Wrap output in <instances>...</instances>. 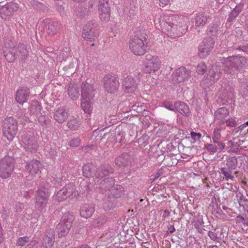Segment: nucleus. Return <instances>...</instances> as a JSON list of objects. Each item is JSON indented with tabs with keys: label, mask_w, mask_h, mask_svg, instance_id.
<instances>
[{
	"label": "nucleus",
	"mask_w": 248,
	"mask_h": 248,
	"mask_svg": "<svg viewBox=\"0 0 248 248\" xmlns=\"http://www.w3.org/2000/svg\"><path fill=\"white\" fill-rule=\"evenodd\" d=\"M81 107L84 111L90 114L93 109V98L95 90L92 80L83 82L81 85Z\"/></svg>",
	"instance_id": "nucleus-1"
},
{
	"label": "nucleus",
	"mask_w": 248,
	"mask_h": 248,
	"mask_svg": "<svg viewBox=\"0 0 248 248\" xmlns=\"http://www.w3.org/2000/svg\"><path fill=\"white\" fill-rule=\"evenodd\" d=\"M225 72L233 74L235 71H238L242 69L247 63V60L244 56L239 55L228 57L224 61Z\"/></svg>",
	"instance_id": "nucleus-2"
},
{
	"label": "nucleus",
	"mask_w": 248,
	"mask_h": 248,
	"mask_svg": "<svg viewBox=\"0 0 248 248\" xmlns=\"http://www.w3.org/2000/svg\"><path fill=\"white\" fill-rule=\"evenodd\" d=\"M96 185L100 186L101 189L106 191H108L110 194L116 198L119 197L123 192L124 188L119 185L115 184V179L112 177L105 178L102 180L95 181Z\"/></svg>",
	"instance_id": "nucleus-3"
},
{
	"label": "nucleus",
	"mask_w": 248,
	"mask_h": 248,
	"mask_svg": "<svg viewBox=\"0 0 248 248\" xmlns=\"http://www.w3.org/2000/svg\"><path fill=\"white\" fill-rule=\"evenodd\" d=\"M15 159L10 156H5L0 161V177L3 179L9 177L14 169Z\"/></svg>",
	"instance_id": "nucleus-4"
},
{
	"label": "nucleus",
	"mask_w": 248,
	"mask_h": 248,
	"mask_svg": "<svg viewBox=\"0 0 248 248\" xmlns=\"http://www.w3.org/2000/svg\"><path fill=\"white\" fill-rule=\"evenodd\" d=\"M3 134L7 139L13 140L17 131V123L13 117H9L3 121Z\"/></svg>",
	"instance_id": "nucleus-5"
},
{
	"label": "nucleus",
	"mask_w": 248,
	"mask_h": 248,
	"mask_svg": "<svg viewBox=\"0 0 248 248\" xmlns=\"http://www.w3.org/2000/svg\"><path fill=\"white\" fill-rule=\"evenodd\" d=\"M73 220V215L69 213L63 215L60 222L56 226V230L59 237L64 236L68 234Z\"/></svg>",
	"instance_id": "nucleus-6"
},
{
	"label": "nucleus",
	"mask_w": 248,
	"mask_h": 248,
	"mask_svg": "<svg viewBox=\"0 0 248 248\" xmlns=\"http://www.w3.org/2000/svg\"><path fill=\"white\" fill-rule=\"evenodd\" d=\"M242 156H240L238 157L235 156H229L226 159V168L223 167L220 169L222 174L225 176L226 181L229 179L232 180L234 176L232 174V170L235 169L238 165V158H241Z\"/></svg>",
	"instance_id": "nucleus-7"
},
{
	"label": "nucleus",
	"mask_w": 248,
	"mask_h": 248,
	"mask_svg": "<svg viewBox=\"0 0 248 248\" xmlns=\"http://www.w3.org/2000/svg\"><path fill=\"white\" fill-rule=\"evenodd\" d=\"M146 47L142 38L136 35L131 38L129 41V48L135 55H143L146 52Z\"/></svg>",
	"instance_id": "nucleus-8"
},
{
	"label": "nucleus",
	"mask_w": 248,
	"mask_h": 248,
	"mask_svg": "<svg viewBox=\"0 0 248 248\" xmlns=\"http://www.w3.org/2000/svg\"><path fill=\"white\" fill-rule=\"evenodd\" d=\"M161 62L157 57L151 54L146 55V61L144 71L146 73L151 74L157 71L160 67Z\"/></svg>",
	"instance_id": "nucleus-9"
},
{
	"label": "nucleus",
	"mask_w": 248,
	"mask_h": 248,
	"mask_svg": "<svg viewBox=\"0 0 248 248\" xmlns=\"http://www.w3.org/2000/svg\"><path fill=\"white\" fill-rule=\"evenodd\" d=\"M44 189H38L35 194V207L40 212H43L47 203L48 199L49 197L48 192Z\"/></svg>",
	"instance_id": "nucleus-10"
},
{
	"label": "nucleus",
	"mask_w": 248,
	"mask_h": 248,
	"mask_svg": "<svg viewBox=\"0 0 248 248\" xmlns=\"http://www.w3.org/2000/svg\"><path fill=\"white\" fill-rule=\"evenodd\" d=\"M77 193L75 186L71 184H68L57 192L55 199L59 202H62L71 196H76Z\"/></svg>",
	"instance_id": "nucleus-11"
},
{
	"label": "nucleus",
	"mask_w": 248,
	"mask_h": 248,
	"mask_svg": "<svg viewBox=\"0 0 248 248\" xmlns=\"http://www.w3.org/2000/svg\"><path fill=\"white\" fill-rule=\"evenodd\" d=\"M214 44V40L212 37L204 39L199 46L198 56L201 58L206 57L211 53Z\"/></svg>",
	"instance_id": "nucleus-12"
},
{
	"label": "nucleus",
	"mask_w": 248,
	"mask_h": 248,
	"mask_svg": "<svg viewBox=\"0 0 248 248\" xmlns=\"http://www.w3.org/2000/svg\"><path fill=\"white\" fill-rule=\"evenodd\" d=\"M98 10L102 21H107L110 19V7L108 0H99Z\"/></svg>",
	"instance_id": "nucleus-13"
},
{
	"label": "nucleus",
	"mask_w": 248,
	"mask_h": 248,
	"mask_svg": "<svg viewBox=\"0 0 248 248\" xmlns=\"http://www.w3.org/2000/svg\"><path fill=\"white\" fill-rule=\"evenodd\" d=\"M104 86L105 90L108 93H114L119 87L118 80L111 75H107L104 78Z\"/></svg>",
	"instance_id": "nucleus-14"
},
{
	"label": "nucleus",
	"mask_w": 248,
	"mask_h": 248,
	"mask_svg": "<svg viewBox=\"0 0 248 248\" xmlns=\"http://www.w3.org/2000/svg\"><path fill=\"white\" fill-rule=\"evenodd\" d=\"M84 38L87 40H94L97 36V24L94 21H89L83 27Z\"/></svg>",
	"instance_id": "nucleus-15"
},
{
	"label": "nucleus",
	"mask_w": 248,
	"mask_h": 248,
	"mask_svg": "<svg viewBox=\"0 0 248 248\" xmlns=\"http://www.w3.org/2000/svg\"><path fill=\"white\" fill-rule=\"evenodd\" d=\"M18 9L17 4L10 2L0 8V16L2 19L8 20Z\"/></svg>",
	"instance_id": "nucleus-16"
},
{
	"label": "nucleus",
	"mask_w": 248,
	"mask_h": 248,
	"mask_svg": "<svg viewBox=\"0 0 248 248\" xmlns=\"http://www.w3.org/2000/svg\"><path fill=\"white\" fill-rule=\"evenodd\" d=\"M172 16L169 17L167 16H164L159 21V26L165 33L169 34L171 32L174 33V24L172 22Z\"/></svg>",
	"instance_id": "nucleus-17"
},
{
	"label": "nucleus",
	"mask_w": 248,
	"mask_h": 248,
	"mask_svg": "<svg viewBox=\"0 0 248 248\" xmlns=\"http://www.w3.org/2000/svg\"><path fill=\"white\" fill-rule=\"evenodd\" d=\"M191 71L186 67L181 66L176 69L172 75L173 80L180 83L187 80L190 77Z\"/></svg>",
	"instance_id": "nucleus-18"
},
{
	"label": "nucleus",
	"mask_w": 248,
	"mask_h": 248,
	"mask_svg": "<svg viewBox=\"0 0 248 248\" xmlns=\"http://www.w3.org/2000/svg\"><path fill=\"white\" fill-rule=\"evenodd\" d=\"M21 140L22 145L26 151L33 153L36 150L37 144L33 136L25 135Z\"/></svg>",
	"instance_id": "nucleus-19"
},
{
	"label": "nucleus",
	"mask_w": 248,
	"mask_h": 248,
	"mask_svg": "<svg viewBox=\"0 0 248 248\" xmlns=\"http://www.w3.org/2000/svg\"><path fill=\"white\" fill-rule=\"evenodd\" d=\"M230 114L229 109L226 107H221L218 108L215 112V121L219 125L224 124L226 118Z\"/></svg>",
	"instance_id": "nucleus-20"
},
{
	"label": "nucleus",
	"mask_w": 248,
	"mask_h": 248,
	"mask_svg": "<svg viewBox=\"0 0 248 248\" xmlns=\"http://www.w3.org/2000/svg\"><path fill=\"white\" fill-rule=\"evenodd\" d=\"M42 165L40 162L36 160H32L26 165V169L31 175L38 174L41 172Z\"/></svg>",
	"instance_id": "nucleus-21"
},
{
	"label": "nucleus",
	"mask_w": 248,
	"mask_h": 248,
	"mask_svg": "<svg viewBox=\"0 0 248 248\" xmlns=\"http://www.w3.org/2000/svg\"><path fill=\"white\" fill-rule=\"evenodd\" d=\"M123 87L125 92L131 93L137 89V84L132 76H128L124 79Z\"/></svg>",
	"instance_id": "nucleus-22"
},
{
	"label": "nucleus",
	"mask_w": 248,
	"mask_h": 248,
	"mask_svg": "<svg viewBox=\"0 0 248 248\" xmlns=\"http://www.w3.org/2000/svg\"><path fill=\"white\" fill-rule=\"evenodd\" d=\"M113 172L114 169L110 165L108 164L102 165L97 170L95 174L96 179L95 181L102 179L108 174L112 173Z\"/></svg>",
	"instance_id": "nucleus-23"
},
{
	"label": "nucleus",
	"mask_w": 248,
	"mask_h": 248,
	"mask_svg": "<svg viewBox=\"0 0 248 248\" xmlns=\"http://www.w3.org/2000/svg\"><path fill=\"white\" fill-rule=\"evenodd\" d=\"M222 70L223 69L220 66H218L216 65H212L206 77L207 78L210 80L214 81H217L220 78L222 74Z\"/></svg>",
	"instance_id": "nucleus-24"
},
{
	"label": "nucleus",
	"mask_w": 248,
	"mask_h": 248,
	"mask_svg": "<svg viewBox=\"0 0 248 248\" xmlns=\"http://www.w3.org/2000/svg\"><path fill=\"white\" fill-rule=\"evenodd\" d=\"M131 157L128 153H124L115 159V164L120 168L125 167L131 163Z\"/></svg>",
	"instance_id": "nucleus-25"
},
{
	"label": "nucleus",
	"mask_w": 248,
	"mask_h": 248,
	"mask_svg": "<svg viewBox=\"0 0 248 248\" xmlns=\"http://www.w3.org/2000/svg\"><path fill=\"white\" fill-rule=\"evenodd\" d=\"M53 118L58 123L64 122L68 118V111L65 107L60 108L54 113Z\"/></svg>",
	"instance_id": "nucleus-26"
},
{
	"label": "nucleus",
	"mask_w": 248,
	"mask_h": 248,
	"mask_svg": "<svg viewBox=\"0 0 248 248\" xmlns=\"http://www.w3.org/2000/svg\"><path fill=\"white\" fill-rule=\"evenodd\" d=\"M29 93V89L27 88H22L18 89L15 95L16 101L19 104H23L27 101Z\"/></svg>",
	"instance_id": "nucleus-27"
},
{
	"label": "nucleus",
	"mask_w": 248,
	"mask_h": 248,
	"mask_svg": "<svg viewBox=\"0 0 248 248\" xmlns=\"http://www.w3.org/2000/svg\"><path fill=\"white\" fill-rule=\"evenodd\" d=\"M16 48V56L20 62H23L29 56V51L26 46L23 44H19Z\"/></svg>",
	"instance_id": "nucleus-28"
},
{
	"label": "nucleus",
	"mask_w": 248,
	"mask_h": 248,
	"mask_svg": "<svg viewBox=\"0 0 248 248\" xmlns=\"http://www.w3.org/2000/svg\"><path fill=\"white\" fill-rule=\"evenodd\" d=\"M67 93L72 100H77L79 96V88L77 84L69 83L67 87Z\"/></svg>",
	"instance_id": "nucleus-29"
},
{
	"label": "nucleus",
	"mask_w": 248,
	"mask_h": 248,
	"mask_svg": "<svg viewBox=\"0 0 248 248\" xmlns=\"http://www.w3.org/2000/svg\"><path fill=\"white\" fill-rule=\"evenodd\" d=\"M210 17L205 13H199L195 17L196 26H204L210 20Z\"/></svg>",
	"instance_id": "nucleus-30"
},
{
	"label": "nucleus",
	"mask_w": 248,
	"mask_h": 248,
	"mask_svg": "<svg viewBox=\"0 0 248 248\" xmlns=\"http://www.w3.org/2000/svg\"><path fill=\"white\" fill-rule=\"evenodd\" d=\"M175 111H178L184 116H188L190 111L188 106L182 101L175 102Z\"/></svg>",
	"instance_id": "nucleus-31"
},
{
	"label": "nucleus",
	"mask_w": 248,
	"mask_h": 248,
	"mask_svg": "<svg viewBox=\"0 0 248 248\" xmlns=\"http://www.w3.org/2000/svg\"><path fill=\"white\" fill-rule=\"evenodd\" d=\"M94 212V207L86 204L81 207L80 214L81 217L87 218L91 217Z\"/></svg>",
	"instance_id": "nucleus-32"
},
{
	"label": "nucleus",
	"mask_w": 248,
	"mask_h": 248,
	"mask_svg": "<svg viewBox=\"0 0 248 248\" xmlns=\"http://www.w3.org/2000/svg\"><path fill=\"white\" fill-rule=\"evenodd\" d=\"M16 48L11 47L3 51L4 56L6 60L9 62H12L15 61L16 58Z\"/></svg>",
	"instance_id": "nucleus-33"
},
{
	"label": "nucleus",
	"mask_w": 248,
	"mask_h": 248,
	"mask_svg": "<svg viewBox=\"0 0 248 248\" xmlns=\"http://www.w3.org/2000/svg\"><path fill=\"white\" fill-rule=\"evenodd\" d=\"M174 28V33H175L177 35L181 36L186 32L188 26L186 25V21H182L179 22L178 24L175 25Z\"/></svg>",
	"instance_id": "nucleus-34"
},
{
	"label": "nucleus",
	"mask_w": 248,
	"mask_h": 248,
	"mask_svg": "<svg viewBox=\"0 0 248 248\" xmlns=\"http://www.w3.org/2000/svg\"><path fill=\"white\" fill-rule=\"evenodd\" d=\"M41 106L37 101H32L30 108V114L38 116L41 112Z\"/></svg>",
	"instance_id": "nucleus-35"
},
{
	"label": "nucleus",
	"mask_w": 248,
	"mask_h": 248,
	"mask_svg": "<svg viewBox=\"0 0 248 248\" xmlns=\"http://www.w3.org/2000/svg\"><path fill=\"white\" fill-rule=\"evenodd\" d=\"M60 24L57 22H51L47 25L46 32L50 35H54L58 31Z\"/></svg>",
	"instance_id": "nucleus-36"
},
{
	"label": "nucleus",
	"mask_w": 248,
	"mask_h": 248,
	"mask_svg": "<svg viewBox=\"0 0 248 248\" xmlns=\"http://www.w3.org/2000/svg\"><path fill=\"white\" fill-rule=\"evenodd\" d=\"M116 197L112 195V197H108L105 198L103 203V207L106 210L112 209L115 206V198Z\"/></svg>",
	"instance_id": "nucleus-37"
},
{
	"label": "nucleus",
	"mask_w": 248,
	"mask_h": 248,
	"mask_svg": "<svg viewBox=\"0 0 248 248\" xmlns=\"http://www.w3.org/2000/svg\"><path fill=\"white\" fill-rule=\"evenodd\" d=\"M242 7L241 5H239L236 6L233 10H232L231 13L229 14L228 20L230 22L233 20L240 14L242 11Z\"/></svg>",
	"instance_id": "nucleus-38"
},
{
	"label": "nucleus",
	"mask_w": 248,
	"mask_h": 248,
	"mask_svg": "<svg viewBox=\"0 0 248 248\" xmlns=\"http://www.w3.org/2000/svg\"><path fill=\"white\" fill-rule=\"evenodd\" d=\"M94 168L93 165L85 164L82 168L83 175L86 177H90L93 174V170Z\"/></svg>",
	"instance_id": "nucleus-39"
},
{
	"label": "nucleus",
	"mask_w": 248,
	"mask_h": 248,
	"mask_svg": "<svg viewBox=\"0 0 248 248\" xmlns=\"http://www.w3.org/2000/svg\"><path fill=\"white\" fill-rule=\"evenodd\" d=\"M218 31V25L217 23L210 24L207 29V34L213 36H216Z\"/></svg>",
	"instance_id": "nucleus-40"
},
{
	"label": "nucleus",
	"mask_w": 248,
	"mask_h": 248,
	"mask_svg": "<svg viewBox=\"0 0 248 248\" xmlns=\"http://www.w3.org/2000/svg\"><path fill=\"white\" fill-rule=\"evenodd\" d=\"M238 123V120L236 118L230 117L226 119L224 122V124H226V126L229 127H235Z\"/></svg>",
	"instance_id": "nucleus-41"
},
{
	"label": "nucleus",
	"mask_w": 248,
	"mask_h": 248,
	"mask_svg": "<svg viewBox=\"0 0 248 248\" xmlns=\"http://www.w3.org/2000/svg\"><path fill=\"white\" fill-rule=\"evenodd\" d=\"M54 241V240L52 238L44 236L42 242L43 248H50L53 246Z\"/></svg>",
	"instance_id": "nucleus-42"
},
{
	"label": "nucleus",
	"mask_w": 248,
	"mask_h": 248,
	"mask_svg": "<svg viewBox=\"0 0 248 248\" xmlns=\"http://www.w3.org/2000/svg\"><path fill=\"white\" fill-rule=\"evenodd\" d=\"M224 93L232 94L234 91V85L232 82H228L224 86Z\"/></svg>",
	"instance_id": "nucleus-43"
},
{
	"label": "nucleus",
	"mask_w": 248,
	"mask_h": 248,
	"mask_svg": "<svg viewBox=\"0 0 248 248\" xmlns=\"http://www.w3.org/2000/svg\"><path fill=\"white\" fill-rule=\"evenodd\" d=\"M163 106L170 110L175 111V102L174 104L172 101H164L162 103Z\"/></svg>",
	"instance_id": "nucleus-44"
},
{
	"label": "nucleus",
	"mask_w": 248,
	"mask_h": 248,
	"mask_svg": "<svg viewBox=\"0 0 248 248\" xmlns=\"http://www.w3.org/2000/svg\"><path fill=\"white\" fill-rule=\"evenodd\" d=\"M207 67L204 62H201L197 66L196 71L199 75H203L206 71Z\"/></svg>",
	"instance_id": "nucleus-45"
},
{
	"label": "nucleus",
	"mask_w": 248,
	"mask_h": 248,
	"mask_svg": "<svg viewBox=\"0 0 248 248\" xmlns=\"http://www.w3.org/2000/svg\"><path fill=\"white\" fill-rule=\"evenodd\" d=\"M68 127L72 130H76L79 126V124L78 120L72 119L69 121L67 123Z\"/></svg>",
	"instance_id": "nucleus-46"
},
{
	"label": "nucleus",
	"mask_w": 248,
	"mask_h": 248,
	"mask_svg": "<svg viewBox=\"0 0 248 248\" xmlns=\"http://www.w3.org/2000/svg\"><path fill=\"white\" fill-rule=\"evenodd\" d=\"M236 220L237 222L238 223H242L244 225L248 226V217L246 215L245 217H243L240 215L237 216L236 217Z\"/></svg>",
	"instance_id": "nucleus-47"
},
{
	"label": "nucleus",
	"mask_w": 248,
	"mask_h": 248,
	"mask_svg": "<svg viewBox=\"0 0 248 248\" xmlns=\"http://www.w3.org/2000/svg\"><path fill=\"white\" fill-rule=\"evenodd\" d=\"M30 241V238L27 236L20 237L17 242L16 245L18 246L23 247Z\"/></svg>",
	"instance_id": "nucleus-48"
},
{
	"label": "nucleus",
	"mask_w": 248,
	"mask_h": 248,
	"mask_svg": "<svg viewBox=\"0 0 248 248\" xmlns=\"http://www.w3.org/2000/svg\"><path fill=\"white\" fill-rule=\"evenodd\" d=\"M87 13L86 8L83 7H81L79 8L76 12V15L79 18H82L86 16Z\"/></svg>",
	"instance_id": "nucleus-49"
},
{
	"label": "nucleus",
	"mask_w": 248,
	"mask_h": 248,
	"mask_svg": "<svg viewBox=\"0 0 248 248\" xmlns=\"http://www.w3.org/2000/svg\"><path fill=\"white\" fill-rule=\"evenodd\" d=\"M219 139H215L213 138V141L214 143V144H216L219 151H222L225 147V144L222 142H221L218 140Z\"/></svg>",
	"instance_id": "nucleus-50"
},
{
	"label": "nucleus",
	"mask_w": 248,
	"mask_h": 248,
	"mask_svg": "<svg viewBox=\"0 0 248 248\" xmlns=\"http://www.w3.org/2000/svg\"><path fill=\"white\" fill-rule=\"evenodd\" d=\"M207 150L211 153H215L217 152L218 149L216 144H207L206 145Z\"/></svg>",
	"instance_id": "nucleus-51"
},
{
	"label": "nucleus",
	"mask_w": 248,
	"mask_h": 248,
	"mask_svg": "<svg viewBox=\"0 0 248 248\" xmlns=\"http://www.w3.org/2000/svg\"><path fill=\"white\" fill-rule=\"evenodd\" d=\"M80 143V140L78 138L72 139L69 141V145L71 147H78L79 146Z\"/></svg>",
	"instance_id": "nucleus-52"
},
{
	"label": "nucleus",
	"mask_w": 248,
	"mask_h": 248,
	"mask_svg": "<svg viewBox=\"0 0 248 248\" xmlns=\"http://www.w3.org/2000/svg\"><path fill=\"white\" fill-rule=\"evenodd\" d=\"M55 232L53 229H47L46 232V234L44 235L45 237H47V238H52V239H55Z\"/></svg>",
	"instance_id": "nucleus-53"
},
{
	"label": "nucleus",
	"mask_w": 248,
	"mask_h": 248,
	"mask_svg": "<svg viewBox=\"0 0 248 248\" xmlns=\"http://www.w3.org/2000/svg\"><path fill=\"white\" fill-rule=\"evenodd\" d=\"M24 187L21 186V190L19 191V195L20 196H23L26 199H28L29 198V191L26 190L25 189H23Z\"/></svg>",
	"instance_id": "nucleus-54"
},
{
	"label": "nucleus",
	"mask_w": 248,
	"mask_h": 248,
	"mask_svg": "<svg viewBox=\"0 0 248 248\" xmlns=\"http://www.w3.org/2000/svg\"><path fill=\"white\" fill-rule=\"evenodd\" d=\"M191 136L193 140H194L195 141L198 140L200 139L202 137V135L200 133H196L195 132H191Z\"/></svg>",
	"instance_id": "nucleus-55"
},
{
	"label": "nucleus",
	"mask_w": 248,
	"mask_h": 248,
	"mask_svg": "<svg viewBox=\"0 0 248 248\" xmlns=\"http://www.w3.org/2000/svg\"><path fill=\"white\" fill-rule=\"evenodd\" d=\"M106 221V217L101 216L96 218L95 220V223L98 225L103 224Z\"/></svg>",
	"instance_id": "nucleus-56"
},
{
	"label": "nucleus",
	"mask_w": 248,
	"mask_h": 248,
	"mask_svg": "<svg viewBox=\"0 0 248 248\" xmlns=\"http://www.w3.org/2000/svg\"><path fill=\"white\" fill-rule=\"evenodd\" d=\"M221 129L220 128H216L214 131V137L215 139H220L221 137L220 135Z\"/></svg>",
	"instance_id": "nucleus-57"
},
{
	"label": "nucleus",
	"mask_w": 248,
	"mask_h": 248,
	"mask_svg": "<svg viewBox=\"0 0 248 248\" xmlns=\"http://www.w3.org/2000/svg\"><path fill=\"white\" fill-rule=\"evenodd\" d=\"M208 234V236L213 240H215L217 238V234L215 232L209 231Z\"/></svg>",
	"instance_id": "nucleus-58"
},
{
	"label": "nucleus",
	"mask_w": 248,
	"mask_h": 248,
	"mask_svg": "<svg viewBox=\"0 0 248 248\" xmlns=\"http://www.w3.org/2000/svg\"><path fill=\"white\" fill-rule=\"evenodd\" d=\"M175 231V229L174 227V226L170 225L169 227H168V231H167V234L172 233Z\"/></svg>",
	"instance_id": "nucleus-59"
},
{
	"label": "nucleus",
	"mask_w": 248,
	"mask_h": 248,
	"mask_svg": "<svg viewBox=\"0 0 248 248\" xmlns=\"http://www.w3.org/2000/svg\"><path fill=\"white\" fill-rule=\"evenodd\" d=\"M246 127V124H242L235 129V132H238L242 130Z\"/></svg>",
	"instance_id": "nucleus-60"
},
{
	"label": "nucleus",
	"mask_w": 248,
	"mask_h": 248,
	"mask_svg": "<svg viewBox=\"0 0 248 248\" xmlns=\"http://www.w3.org/2000/svg\"><path fill=\"white\" fill-rule=\"evenodd\" d=\"M38 121L39 122H40V124L43 125L44 123H45V116H40L39 118H38Z\"/></svg>",
	"instance_id": "nucleus-61"
},
{
	"label": "nucleus",
	"mask_w": 248,
	"mask_h": 248,
	"mask_svg": "<svg viewBox=\"0 0 248 248\" xmlns=\"http://www.w3.org/2000/svg\"><path fill=\"white\" fill-rule=\"evenodd\" d=\"M75 248H90V246H88L87 244H84L78 246Z\"/></svg>",
	"instance_id": "nucleus-62"
},
{
	"label": "nucleus",
	"mask_w": 248,
	"mask_h": 248,
	"mask_svg": "<svg viewBox=\"0 0 248 248\" xmlns=\"http://www.w3.org/2000/svg\"><path fill=\"white\" fill-rule=\"evenodd\" d=\"M170 211H169V210L168 209H166L164 212V214H163V217L165 218L166 217H168L170 216Z\"/></svg>",
	"instance_id": "nucleus-63"
},
{
	"label": "nucleus",
	"mask_w": 248,
	"mask_h": 248,
	"mask_svg": "<svg viewBox=\"0 0 248 248\" xmlns=\"http://www.w3.org/2000/svg\"><path fill=\"white\" fill-rule=\"evenodd\" d=\"M241 49L243 51L248 52V46H242Z\"/></svg>",
	"instance_id": "nucleus-64"
}]
</instances>
